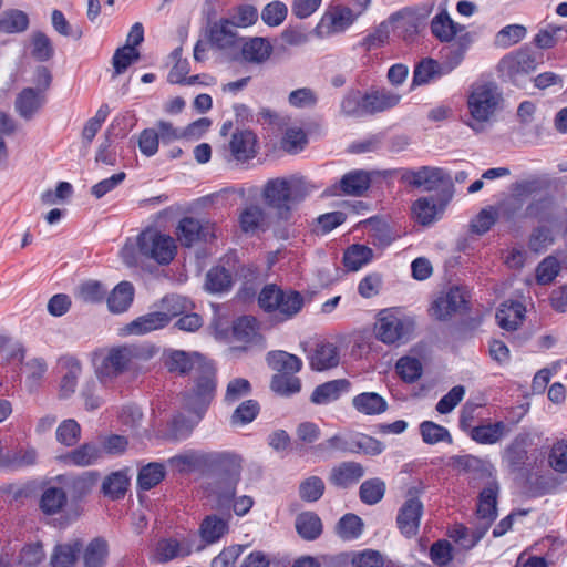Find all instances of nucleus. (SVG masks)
Returning <instances> with one entry per match:
<instances>
[{
  "label": "nucleus",
  "mask_w": 567,
  "mask_h": 567,
  "mask_svg": "<svg viewBox=\"0 0 567 567\" xmlns=\"http://www.w3.org/2000/svg\"><path fill=\"white\" fill-rule=\"evenodd\" d=\"M313 189V186L300 176L277 177L268 181L261 192L266 205L274 209L278 218L288 220L292 209Z\"/></svg>",
  "instance_id": "f257e3e1"
},
{
  "label": "nucleus",
  "mask_w": 567,
  "mask_h": 567,
  "mask_svg": "<svg viewBox=\"0 0 567 567\" xmlns=\"http://www.w3.org/2000/svg\"><path fill=\"white\" fill-rule=\"evenodd\" d=\"M430 29L440 42L446 43L441 50L442 58L450 59L452 66H458L474 42L473 33L455 22L445 9L432 18Z\"/></svg>",
  "instance_id": "f03ea898"
},
{
  "label": "nucleus",
  "mask_w": 567,
  "mask_h": 567,
  "mask_svg": "<svg viewBox=\"0 0 567 567\" xmlns=\"http://www.w3.org/2000/svg\"><path fill=\"white\" fill-rule=\"evenodd\" d=\"M213 468L217 473L209 483V494L215 497L218 506H228L234 499L240 480L241 458L233 453L223 452Z\"/></svg>",
  "instance_id": "7ed1b4c3"
},
{
  "label": "nucleus",
  "mask_w": 567,
  "mask_h": 567,
  "mask_svg": "<svg viewBox=\"0 0 567 567\" xmlns=\"http://www.w3.org/2000/svg\"><path fill=\"white\" fill-rule=\"evenodd\" d=\"M502 101V94L495 84H473L467 97L472 122H468L467 125L476 133H481L484 130V123L488 122L499 110Z\"/></svg>",
  "instance_id": "20e7f679"
},
{
  "label": "nucleus",
  "mask_w": 567,
  "mask_h": 567,
  "mask_svg": "<svg viewBox=\"0 0 567 567\" xmlns=\"http://www.w3.org/2000/svg\"><path fill=\"white\" fill-rule=\"evenodd\" d=\"M194 375V386L184 394V408L200 420L216 391V370L210 362L202 365Z\"/></svg>",
  "instance_id": "39448f33"
},
{
  "label": "nucleus",
  "mask_w": 567,
  "mask_h": 567,
  "mask_svg": "<svg viewBox=\"0 0 567 567\" xmlns=\"http://www.w3.org/2000/svg\"><path fill=\"white\" fill-rule=\"evenodd\" d=\"M258 303L267 312H275L280 320H288L296 316L303 306L302 296L295 290H282L271 284L262 288Z\"/></svg>",
  "instance_id": "423d86ee"
},
{
  "label": "nucleus",
  "mask_w": 567,
  "mask_h": 567,
  "mask_svg": "<svg viewBox=\"0 0 567 567\" xmlns=\"http://www.w3.org/2000/svg\"><path fill=\"white\" fill-rule=\"evenodd\" d=\"M137 243L141 256L161 266L169 265L177 254L175 239L156 228L148 227L141 231Z\"/></svg>",
  "instance_id": "0eeeda50"
},
{
  "label": "nucleus",
  "mask_w": 567,
  "mask_h": 567,
  "mask_svg": "<svg viewBox=\"0 0 567 567\" xmlns=\"http://www.w3.org/2000/svg\"><path fill=\"white\" fill-rule=\"evenodd\" d=\"M413 330V320L393 310H382L374 324L377 339L385 344L400 346L408 342Z\"/></svg>",
  "instance_id": "6e6552de"
},
{
  "label": "nucleus",
  "mask_w": 567,
  "mask_h": 567,
  "mask_svg": "<svg viewBox=\"0 0 567 567\" xmlns=\"http://www.w3.org/2000/svg\"><path fill=\"white\" fill-rule=\"evenodd\" d=\"M196 545V535L188 534L181 538L171 537L159 539L156 544L154 558L158 563H168L176 558L189 556L194 550L202 551L205 545Z\"/></svg>",
  "instance_id": "1a4fd4ad"
},
{
  "label": "nucleus",
  "mask_w": 567,
  "mask_h": 567,
  "mask_svg": "<svg viewBox=\"0 0 567 567\" xmlns=\"http://www.w3.org/2000/svg\"><path fill=\"white\" fill-rule=\"evenodd\" d=\"M498 491V483L491 481L480 493L476 514L477 518L483 520V526L474 533V539L470 544L463 543L464 546H474L484 536L492 522L496 518Z\"/></svg>",
  "instance_id": "9d476101"
},
{
  "label": "nucleus",
  "mask_w": 567,
  "mask_h": 567,
  "mask_svg": "<svg viewBox=\"0 0 567 567\" xmlns=\"http://www.w3.org/2000/svg\"><path fill=\"white\" fill-rule=\"evenodd\" d=\"M142 357V351L136 346H121L110 349L100 367V373L105 377H116L123 373L134 360Z\"/></svg>",
  "instance_id": "9b49d317"
},
{
  "label": "nucleus",
  "mask_w": 567,
  "mask_h": 567,
  "mask_svg": "<svg viewBox=\"0 0 567 567\" xmlns=\"http://www.w3.org/2000/svg\"><path fill=\"white\" fill-rule=\"evenodd\" d=\"M358 13L344 6H334L328 10L321 18L316 28V33L323 38L347 30L355 20Z\"/></svg>",
  "instance_id": "f8f14e48"
},
{
  "label": "nucleus",
  "mask_w": 567,
  "mask_h": 567,
  "mask_svg": "<svg viewBox=\"0 0 567 567\" xmlns=\"http://www.w3.org/2000/svg\"><path fill=\"white\" fill-rule=\"evenodd\" d=\"M164 365L172 373L179 375L194 374L208 361L197 352L166 350L163 354Z\"/></svg>",
  "instance_id": "ddd939ff"
},
{
  "label": "nucleus",
  "mask_w": 567,
  "mask_h": 567,
  "mask_svg": "<svg viewBox=\"0 0 567 567\" xmlns=\"http://www.w3.org/2000/svg\"><path fill=\"white\" fill-rule=\"evenodd\" d=\"M176 234L181 244L186 247H190L197 241H208L216 236L213 224L193 217L181 219Z\"/></svg>",
  "instance_id": "4468645a"
},
{
  "label": "nucleus",
  "mask_w": 567,
  "mask_h": 567,
  "mask_svg": "<svg viewBox=\"0 0 567 567\" xmlns=\"http://www.w3.org/2000/svg\"><path fill=\"white\" fill-rule=\"evenodd\" d=\"M538 63L536 54L529 48H523L504 56L499 62V69L514 80L518 75L533 72Z\"/></svg>",
  "instance_id": "2eb2a0df"
},
{
  "label": "nucleus",
  "mask_w": 567,
  "mask_h": 567,
  "mask_svg": "<svg viewBox=\"0 0 567 567\" xmlns=\"http://www.w3.org/2000/svg\"><path fill=\"white\" fill-rule=\"evenodd\" d=\"M408 496L399 509L396 524L400 532L410 538L415 536L419 530L423 504L416 497H411V491H409Z\"/></svg>",
  "instance_id": "dca6fc26"
},
{
  "label": "nucleus",
  "mask_w": 567,
  "mask_h": 567,
  "mask_svg": "<svg viewBox=\"0 0 567 567\" xmlns=\"http://www.w3.org/2000/svg\"><path fill=\"white\" fill-rule=\"evenodd\" d=\"M449 176L442 168L424 166L417 171L408 169L402 175V181L425 190H433L441 184L449 182Z\"/></svg>",
  "instance_id": "f3484780"
},
{
  "label": "nucleus",
  "mask_w": 567,
  "mask_h": 567,
  "mask_svg": "<svg viewBox=\"0 0 567 567\" xmlns=\"http://www.w3.org/2000/svg\"><path fill=\"white\" fill-rule=\"evenodd\" d=\"M223 452L205 453L188 451L169 458V464L179 472H188L204 467H213Z\"/></svg>",
  "instance_id": "a211bd4d"
},
{
  "label": "nucleus",
  "mask_w": 567,
  "mask_h": 567,
  "mask_svg": "<svg viewBox=\"0 0 567 567\" xmlns=\"http://www.w3.org/2000/svg\"><path fill=\"white\" fill-rule=\"evenodd\" d=\"M371 177L369 173L358 169L342 176L338 185L330 188L331 195L361 196L370 187Z\"/></svg>",
  "instance_id": "6ab92c4d"
},
{
  "label": "nucleus",
  "mask_w": 567,
  "mask_h": 567,
  "mask_svg": "<svg viewBox=\"0 0 567 567\" xmlns=\"http://www.w3.org/2000/svg\"><path fill=\"white\" fill-rule=\"evenodd\" d=\"M364 473V467L360 463L346 461L331 468L329 482L336 487L348 488L357 484Z\"/></svg>",
  "instance_id": "aec40b11"
},
{
  "label": "nucleus",
  "mask_w": 567,
  "mask_h": 567,
  "mask_svg": "<svg viewBox=\"0 0 567 567\" xmlns=\"http://www.w3.org/2000/svg\"><path fill=\"white\" fill-rule=\"evenodd\" d=\"M465 305V296L457 288H451L447 292L436 298L431 307L432 316L439 320H446L453 313L457 312Z\"/></svg>",
  "instance_id": "412c9836"
},
{
  "label": "nucleus",
  "mask_w": 567,
  "mask_h": 567,
  "mask_svg": "<svg viewBox=\"0 0 567 567\" xmlns=\"http://www.w3.org/2000/svg\"><path fill=\"white\" fill-rule=\"evenodd\" d=\"M167 326V318L164 315H158L157 311L148 312L137 317L130 323L120 329L121 336H143L152 331L165 328Z\"/></svg>",
  "instance_id": "4be33fe9"
},
{
  "label": "nucleus",
  "mask_w": 567,
  "mask_h": 567,
  "mask_svg": "<svg viewBox=\"0 0 567 567\" xmlns=\"http://www.w3.org/2000/svg\"><path fill=\"white\" fill-rule=\"evenodd\" d=\"M455 68L452 66L450 59H444L443 63L431 58L423 59L414 69L413 84H426L436 78L449 74Z\"/></svg>",
  "instance_id": "5701e85b"
},
{
  "label": "nucleus",
  "mask_w": 567,
  "mask_h": 567,
  "mask_svg": "<svg viewBox=\"0 0 567 567\" xmlns=\"http://www.w3.org/2000/svg\"><path fill=\"white\" fill-rule=\"evenodd\" d=\"M53 482L62 485L65 494H69L73 499H81L91 493L96 480L92 474H63L56 476Z\"/></svg>",
  "instance_id": "b1692460"
},
{
  "label": "nucleus",
  "mask_w": 567,
  "mask_h": 567,
  "mask_svg": "<svg viewBox=\"0 0 567 567\" xmlns=\"http://www.w3.org/2000/svg\"><path fill=\"white\" fill-rule=\"evenodd\" d=\"M82 549L83 543L79 538L55 545L50 556V566L75 567Z\"/></svg>",
  "instance_id": "393cba45"
},
{
  "label": "nucleus",
  "mask_w": 567,
  "mask_h": 567,
  "mask_svg": "<svg viewBox=\"0 0 567 567\" xmlns=\"http://www.w3.org/2000/svg\"><path fill=\"white\" fill-rule=\"evenodd\" d=\"M239 225L244 233L256 234L269 228L270 218L261 206L249 205L240 213Z\"/></svg>",
  "instance_id": "a878e982"
},
{
  "label": "nucleus",
  "mask_w": 567,
  "mask_h": 567,
  "mask_svg": "<svg viewBox=\"0 0 567 567\" xmlns=\"http://www.w3.org/2000/svg\"><path fill=\"white\" fill-rule=\"evenodd\" d=\"M257 137L256 135L249 131H237L233 134L231 140L229 142V147L233 156L237 161H248L254 158L257 154L256 150Z\"/></svg>",
  "instance_id": "bb28decb"
},
{
  "label": "nucleus",
  "mask_w": 567,
  "mask_h": 567,
  "mask_svg": "<svg viewBox=\"0 0 567 567\" xmlns=\"http://www.w3.org/2000/svg\"><path fill=\"white\" fill-rule=\"evenodd\" d=\"M62 377L59 386V398L68 399L74 394L78 380L82 373L81 363L74 358H63L61 360Z\"/></svg>",
  "instance_id": "cd10ccee"
},
{
  "label": "nucleus",
  "mask_w": 567,
  "mask_h": 567,
  "mask_svg": "<svg viewBox=\"0 0 567 567\" xmlns=\"http://www.w3.org/2000/svg\"><path fill=\"white\" fill-rule=\"evenodd\" d=\"M45 97L33 87L23 89L16 97L14 107L25 121H30L44 104Z\"/></svg>",
  "instance_id": "c85d7f7f"
},
{
  "label": "nucleus",
  "mask_w": 567,
  "mask_h": 567,
  "mask_svg": "<svg viewBox=\"0 0 567 567\" xmlns=\"http://www.w3.org/2000/svg\"><path fill=\"white\" fill-rule=\"evenodd\" d=\"M110 554L109 543L103 537L91 539L82 549L83 567H105Z\"/></svg>",
  "instance_id": "c756f323"
},
{
  "label": "nucleus",
  "mask_w": 567,
  "mask_h": 567,
  "mask_svg": "<svg viewBox=\"0 0 567 567\" xmlns=\"http://www.w3.org/2000/svg\"><path fill=\"white\" fill-rule=\"evenodd\" d=\"M102 455L103 450L96 443L89 442L66 453L61 460L69 465L89 466L97 462Z\"/></svg>",
  "instance_id": "7c9ffc66"
},
{
  "label": "nucleus",
  "mask_w": 567,
  "mask_h": 567,
  "mask_svg": "<svg viewBox=\"0 0 567 567\" xmlns=\"http://www.w3.org/2000/svg\"><path fill=\"white\" fill-rule=\"evenodd\" d=\"M320 457H330L333 453H353V434H334L312 447Z\"/></svg>",
  "instance_id": "2f4dec72"
},
{
  "label": "nucleus",
  "mask_w": 567,
  "mask_h": 567,
  "mask_svg": "<svg viewBox=\"0 0 567 567\" xmlns=\"http://www.w3.org/2000/svg\"><path fill=\"white\" fill-rule=\"evenodd\" d=\"M338 348L330 342L317 344L310 355V367L316 371H324L339 364Z\"/></svg>",
  "instance_id": "473e14b6"
},
{
  "label": "nucleus",
  "mask_w": 567,
  "mask_h": 567,
  "mask_svg": "<svg viewBox=\"0 0 567 567\" xmlns=\"http://www.w3.org/2000/svg\"><path fill=\"white\" fill-rule=\"evenodd\" d=\"M350 390V382L346 379H337L318 385L312 394L311 402L315 404H328L340 398L342 393Z\"/></svg>",
  "instance_id": "72a5a7b5"
},
{
  "label": "nucleus",
  "mask_w": 567,
  "mask_h": 567,
  "mask_svg": "<svg viewBox=\"0 0 567 567\" xmlns=\"http://www.w3.org/2000/svg\"><path fill=\"white\" fill-rule=\"evenodd\" d=\"M134 287L130 281H121L106 298L107 308L112 313L125 312L134 299Z\"/></svg>",
  "instance_id": "f704fd0d"
},
{
  "label": "nucleus",
  "mask_w": 567,
  "mask_h": 567,
  "mask_svg": "<svg viewBox=\"0 0 567 567\" xmlns=\"http://www.w3.org/2000/svg\"><path fill=\"white\" fill-rule=\"evenodd\" d=\"M228 530V522L216 514H212L203 519L198 533L206 546L217 543Z\"/></svg>",
  "instance_id": "c9c22d12"
},
{
  "label": "nucleus",
  "mask_w": 567,
  "mask_h": 567,
  "mask_svg": "<svg viewBox=\"0 0 567 567\" xmlns=\"http://www.w3.org/2000/svg\"><path fill=\"white\" fill-rule=\"evenodd\" d=\"M237 25L229 19L216 22L210 29V41L220 49L233 48L237 45L239 37Z\"/></svg>",
  "instance_id": "e433bc0d"
},
{
  "label": "nucleus",
  "mask_w": 567,
  "mask_h": 567,
  "mask_svg": "<svg viewBox=\"0 0 567 567\" xmlns=\"http://www.w3.org/2000/svg\"><path fill=\"white\" fill-rule=\"evenodd\" d=\"M364 97L365 112L368 114H375L392 109L398 105L401 100V95L388 90H377L364 94Z\"/></svg>",
  "instance_id": "4c0bfd02"
},
{
  "label": "nucleus",
  "mask_w": 567,
  "mask_h": 567,
  "mask_svg": "<svg viewBox=\"0 0 567 567\" xmlns=\"http://www.w3.org/2000/svg\"><path fill=\"white\" fill-rule=\"evenodd\" d=\"M525 308L520 302L506 301L501 305L496 312V318L501 328L505 330H515L524 319Z\"/></svg>",
  "instance_id": "58836bf2"
},
{
  "label": "nucleus",
  "mask_w": 567,
  "mask_h": 567,
  "mask_svg": "<svg viewBox=\"0 0 567 567\" xmlns=\"http://www.w3.org/2000/svg\"><path fill=\"white\" fill-rule=\"evenodd\" d=\"M268 365L278 371V374H293L301 370L302 361L295 354L286 351H271L267 354Z\"/></svg>",
  "instance_id": "ea45409f"
},
{
  "label": "nucleus",
  "mask_w": 567,
  "mask_h": 567,
  "mask_svg": "<svg viewBox=\"0 0 567 567\" xmlns=\"http://www.w3.org/2000/svg\"><path fill=\"white\" fill-rule=\"evenodd\" d=\"M353 408L365 415L381 414L388 409L386 401L375 392H363L352 400Z\"/></svg>",
  "instance_id": "a19ab883"
},
{
  "label": "nucleus",
  "mask_w": 567,
  "mask_h": 567,
  "mask_svg": "<svg viewBox=\"0 0 567 567\" xmlns=\"http://www.w3.org/2000/svg\"><path fill=\"white\" fill-rule=\"evenodd\" d=\"M66 504V494L62 485L54 483L42 493L40 508L47 515L58 514Z\"/></svg>",
  "instance_id": "79ce46f5"
},
{
  "label": "nucleus",
  "mask_w": 567,
  "mask_h": 567,
  "mask_svg": "<svg viewBox=\"0 0 567 567\" xmlns=\"http://www.w3.org/2000/svg\"><path fill=\"white\" fill-rule=\"evenodd\" d=\"M272 52L271 44L264 38H252L241 47V54L245 61L262 63L269 59Z\"/></svg>",
  "instance_id": "37998d69"
},
{
  "label": "nucleus",
  "mask_w": 567,
  "mask_h": 567,
  "mask_svg": "<svg viewBox=\"0 0 567 567\" xmlns=\"http://www.w3.org/2000/svg\"><path fill=\"white\" fill-rule=\"evenodd\" d=\"M233 336L237 341L245 343H255L261 340V336L258 332V322L250 316H244L235 320Z\"/></svg>",
  "instance_id": "c03bdc74"
},
{
  "label": "nucleus",
  "mask_w": 567,
  "mask_h": 567,
  "mask_svg": "<svg viewBox=\"0 0 567 567\" xmlns=\"http://www.w3.org/2000/svg\"><path fill=\"white\" fill-rule=\"evenodd\" d=\"M373 258V250L360 244H353L344 251L343 264L350 271H357Z\"/></svg>",
  "instance_id": "a18cd8bd"
},
{
  "label": "nucleus",
  "mask_w": 567,
  "mask_h": 567,
  "mask_svg": "<svg viewBox=\"0 0 567 567\" xmlns=\"http://www.w3.org/2000/svg\"><path fill=\"white\" fill-rule=\"evenodd\" d=\"M296 529L303 539L313 540L321 535L322 523L317 514L306 512L297 516Z\"/></svg>",
  "instance_id": "49530a36"
},
{
  "label": "nucleus",
  "mask_w": 567,
  "mask_h": 567,
  "mask_svg": "<svg viewBox=\"0 0 567 567\" xmlns=\"http://www.w3.org/2000/svg\"><path fill=\"white\" fill-rule=\"evenodd\" d=\"M505 432L506 425L499 421L494 424L474 426L471 430V437L480 444H495L504 436Z\"/></svg>",
  "instance_id": "de8ad7c7"
},
{
  "label": "nucleus",
  "mask_w": 567,
  "mask_h": 567,
  "mask_svg": "<svg viewBox=\"0 0 567 567\" xmlns=\"http://www.w3.org/2000/svg\"><path fill=\"white\" fill-rule=\"evenodd\" d=\"M28 14L18 9H9L0 16V32L20 33L28 29Z\"/></svg>",
  "instance_id": "09e8293b"
},
{
  "label": "nucleus",
  "mask_w": 567,
  "mask_h": 567,
  "mask_svg": "<svg viewBox=\"0 0 567 567\" xmlns=\"http://www.w3.org/2000/svg\"><path fill=\"white\" fill-rule=\"evenodd\" d=\"M110 113L107 105H102L95 115L89 118L81 132V142L84 150H87L93 142L95 135L101 130L103 123L106 121Z\"/></svg>",
  "instance_id": "8fccbe9b"
},
{
  "label": "nucleus",
  "mask_w": 567,
  "mask_h": 567,
  "mask_svg": "<svg viewBox=\"0 0 567 567\" xmlns=\"http://www.w3.org/2000/svg\"><path fill=\"white\" fill-rule=\"evenodd\" d=\"M233 285V276L225 267H214L206 275L205 287L210 292L227 291Z\"/></svg>",
  "instance_id": "3c124183"
},
{
  "label": "nucleus",
  "mask_w": 567,
  "mask_h": 567,
  "mask_svg": "<svg viewBox=\"0 0 567 567\" xmlns=\"http://www.w3.org/2000/svg\"><path fill=\"white\" fill-rule=\"evenodd\" d=\"M412 213L415 220L423 225L429 226L437 215L436 202L433 197H422L414 202Z\"/></svg>",
  "instance_id": "603ef678"
},
{
  "label": "nucleus",
  "mask_w": 567,
  "mask_h": 567,
  "mask_svg": "<svg viewBox=\"0 0 567 567\" xmlns=\"http://www.w3.org/2000/svg\"><path fill=\"white\" fill-rule=\"evenodd\" d=\"M165 477V467L161 463H148L143 466L137 476V484L140 488L148 491L159 484Z\"/></svg>",
  "instance_id": "864d4df0"
},
{
  "label": "nucleus",
  "mask_w": 567,
  "mask_h": 567,
  "mask_svg": "<svg viewBox=\"0 0 567 567\" xmlns=\"http://www.w3.org/2000/svg\"><path fill=\"white\" fill-rule=\"evenodd\" d=\"M128 478L122 472H114L106 476L102 483V492L112 499L122 498L127 489Z\"/></svg>",
  "instance_id": "5fc2aeb1"
},
{
  "label": "nucleus",
  "mask_w": 567,
  "mask_h": 567,
  "mask_svg": "<svg viewBox=\"0 0 567 567\" xmlns=\"http://www.w3.org/2000/svg\"><path fill=\"white\" fill-rule=\"evenodd\" d=\"M341 113L346 116L361 117L365 112V97L358 90L349 91L341 101Z\"/></svg>",
  "instance_id": "6e6d98bb"
},
{
  "label": "nucleus",
  "mask_w": 567,
  "mask_h": 567,
  "mask_svg": "<svg viewBox=\"0 0 567 567\" xmlns=\"http://www.w3.org/2000/svg\"><path fill=\"white\" fill-rule=\"evenodd\" d=\"M190 303L186 298L178 295H169L162 299L161 310L158 315H164L167 318V324L177 316H181L189 309Z\"/></svg>",
  "instance_id": "4d7b16f0"
},
{
  "label": "nucleus",
  "mask_w": 567,
  "mask_h": 567,
  "mask_svg": "<svg viewBox=\"0 0 567 567\" xmlns=\"http://www.w3.org/2000/svg\"><path fill=\"white\" fill-rule=\"evenodd\" d=\"M420 433L422 440L426 444H436L440 442L452 443V436L446 427L439 425L432 421H424L420 424Z\"/></svg>",
  "instance_id": "13d9d810"
},
{
  "label": "nucleus",
  "mask_w": 567,
  "mask_h": 567,
  "mask_svg": "<svg viewBox=\"0 0 567 567\" xmlns=\"http://www.w3.org/2000/svg\"><path fill=\"white\" fill-rule=\"evenodd\" d=\"M252 392L251 383L245 378L231 379L227 386L224 395V402L227 405H233L243 398L250 395Z\"/></svg>",
  "instance_id": "bf43d9fd"
},
{
  "label": "nucleus",
  "mask_w": 567,
  "mask_h": 567,
  "mask_svg": "<svg viewBox=\"0 0 567 567\" xmlns=\"http://www.w3.org/2000/svg\"><path fill=\"white\" fill-rule=\"evenodd\" d=\"M31 45V54L37 61H48L54 54V48L50 38L41 31H35L32 33Z\"/></svg>",
  "instance_id": "052dcab7"
},
{
  "label": "nucleus",
  "mask_w": 567,
  "mask_h": 567,
  "mask_svg": "<svg viewBox=\"0 0 567 567\" xmlns=\"http://www.w3.org/2000/svg\"><path fill=\"white\" fill-rule=\"evenodd\" d=\"M385 493V484L380 478L364 481L360 486V499L368 505L379 503Z\"/></svg>",
  "instance_id": "680f3d73"
},
{
  "label": "nucleus",
  "mask_w": 567,
  "mask_h": 567,
  "mask_svg": "<svg viewBox=\"0 0 567 567\" xmlns=\"http://www.w3.org/2000/svg\"><path fill=\"white\" fill-rule=\"evenodd\" d=\"M45 558L40 543L28 544L20 550L17 567H39Z\"/></svg>",
  "instance_id": "e2e57ef3"
},
{
  "label": "nucleus",
  "mask_w": 567,
  "mask_h": 567,
  "mask_svg": "<svg viewBox=\"0 0 567 567\" xmlns=\"http://www.w3.org/2000/svg\"><path fill=\"white\" fill-rule=\"evenodd\" d=\"M106 293V287L96 280L85 281L78 289L79 299L86 303H100L105 299Z\"/></svg>",
  "instance_id": "0e129e2a"
},
{
  "label": "nucleus",
  "mask_w": 567,
  "mask_h": 567,
  "mask_svg": "<svg viewBox=\"0 0 567 567\" xmlns=\"http://www.w3.org/2000/svg\"><path fill=\"white\" fill-rule=\"evenodd\" d=\"M48 370L42 358H32L24 363L25 382L30 391L37 389Z\"/></svg>",
  "instance_id": "69168bd1"
},
{
  "label": "nucleus",
  "mask_w": 567,
  "mask_h": 567,
  "mask_svg": "<svg viewBox=\"0 0 567 567\" xmlns=\"http://www.w3.org/2000/svg\"><path fill=\"white\" fill-rule=\"evenodd\" d=\"M260 411L259 403L249 399L241 402L233 412L230 423L233 425H244L252 422Z\"/></svg>",
  "instance_id": "338daca9"
},
{
  "label": "nucleus",
  "mask_w": 567,
  "mask_h": 567,
  "mask_svg": "<svg viewBox=\"0 0 567 567\" xmlns=\"http://www.w3.org/2000/svg\"><path fill=\"white\" fill-rule=\"evenodd\" d=\"M270 389L280 395L289 396L300 391L301 382L292 374H275L270 382Z\"/></svg>",
  "instance_id": "774afa93"
}]
</instances>
